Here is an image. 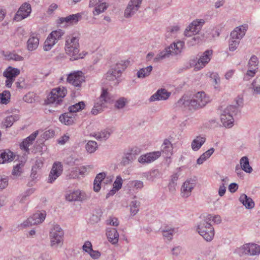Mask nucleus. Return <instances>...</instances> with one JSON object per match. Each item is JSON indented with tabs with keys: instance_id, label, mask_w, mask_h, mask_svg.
<instances>
[{
	"instance_id": "nucleus-23",
	"label": "nucleus",
	"mask_w": 260,
	"mask_h": 260,
	"mask_svg": "<svg viewBox=\"0 0 260 260\" xmlns=\"http://www.w3.org/2000/svg\"><path fill=\"white\" fill-rule=\"evenodd\" d=\"M184 45V42L178 41L171 44L168 47L169 48L171 55H177L181 53Z\"/></svg>"
},
{
	"instance_id": "nucleus-49",
	"label": "nucleus",
	"mask_w": 260,
	"mask_h": 260,
	"mask_svg": "<svg viewBox=\"0 0 260 260\" xmlns=\"http://www.w3.org/2000/svg\"><path fill=\"white\" fill-rule=\"evenodd\" d=\"M68 114H62L59 117V121L66 125H71L74 123L73 119L68 117Z\"/></svg>"
},
{
	"instance_id": "nucleus-45",
	"label": "nucleus",
	"mask_w": 260,
	"mask_h": 260,
	"mask_svg": "<svg viewBox=\"0 0 260 260\" xmlns=\"http://www.w3.org/2000/svg\"><path fill=\"white\" fill-rule=\"evenodd\" d=\"M85 148L87 152L92 153L98 148V144L94 141H89L85 145Z\"/></svg>"
},
{
	"instance_id": "nucleus-50",
	"label": "nucleus",
	"mask_w": 260,
	"mask_h": 260,
	"mask_svg": "<svg viewBox=\"0 0 260 260\" xmlns=\"http://www.w3.org/2000/svg\"><path fill=\"white\" fill-rule=\"evenodd\" d=\"M59 100V97L58 95L55 94V95H53L52 93V90H51L50 93L48 96L47 98V103L48 104H54L55 106L61 105V104H58L57 100Z\"/></svg>"
},
{
	"instance_id": "nucleus-9",
	"label": "nucleus",
	"mask_w": 260,
	"mask_h": 260,
	"mask_svg": "<svg viewBox=\"0 0 260 260\" xmlns=\"http://www.w3.org/2000/svg\"><path fill=\"white\" fill-rule=\"evenodd\" d=\"M67 81L69 84L79 88L81 87L82 83L85 81V77L81 71H74L68 75Z\"/></svg>"
},
{
	"instance_id": "nucleus-10",
	"label": "nucleus",
	"mask_w": 260,
	"mask_h": 260,
	"mask_svg": "<svg viewBox=\"0 0 260 260\" xmlns=\"http://www.w3.org/2000/svg\"><path fill=\"white\" fill-rule=\"evenodd\" d=\"M205 21L202 19L193 21L185 29L184 32V36L187 37H190L196 35L200 31Z\"/></svg>"
},
{
	"instance_id": "nucleus-38",
	"label": "nucleus",
	"mask_w": 260,
	"mask_h": 260,
	"mask_svg": "<svg viewBox=\"0 0 260 260\" xmlns=\"http://www.w3.org/2000/svg\"><path fill=\"white\" fill-rule=\"evenodd\" d=\"M171 54L170 51L168 47L166 48L164 50L158 53L154 58V62H157L160 60L168 57Z\"/></svg>"
},
{
	"instance_id": "nucleus-34",
	"label": "nucleus",
	"mask_w": 260,
	"mask_h": 260,
	"mask_svg": "<svg viewBox=\"0 0 260 260\" xmlns=\"http://www.w3.org/2000/svg\"><path fill=\"white\" fill-rule=\"evenodd\" d=\"M162 232V236L165 240L170 241L172 240L174 234L175 233L174 229L170 227H165L160 229Z\"/></svg>"
},
{
	"instance_id": "nucleus-3",
	"label": "nucleus",
	"mask_w": 260,
	"mask_h": 260,
	"mask_svg": "<svg viewBox=\"0 0 260 260\" xmlns=\"http://www.w3.org/2000/svg\"><path fill=\"white\" fill-rule=\"evenodd\" d=\"M242 102V98H238L236 101L237 106L229 105L222 111L220 114V120L224 126L230 128L233 126L234 116L239 112L238 106H240Z\"/></svg>"
},
{
	"instance_id": "nucleus-22",
	"label": "nucleus",
	"mask_w": 260,
	"mask_h": 260,
	"mask_svg": "<svg viewBox=\"0 0 260 260\" xmlns=\"http://www.w3.org/2000/svg\"><path fill=\"white\" fill-rule=\"evenodd\" d=\"M173 146L171 142L168 139H165L161 146V153L164 154L166 157H170L172 154Z\"/></svg>"
},
{
	"instance_id": "nucleus-37",
	"label": "nucleus",
	"mask_w": 260,
	"mask_h": 260,
	"mask_svg": "<svg viewBox=\"0 0 260 260\" xmlns=\"http://www.w3.org/2000/svg\"><path fill=\"white\" fill-rule=\"evenodd\" d=\"M152 67L151 66H149L146 68H143L139 70L137 73V76L139 78H145L150 74L152 70Z\"/></svg>"
},
{
	"instance_id": "nucleus-57",
	"label": "nucleus",
	"mask_w": 260,
	"mask_h": 260,
	"mask_svg": "<svg viewBox=\"0 0 260 260\" xmlns=\"http://www.w3.org/2000/svg\"><path fill=\"white\" fill-rule=\"evenodd\" d=\"M122 183L123 180L121 176H117L113 184V188H115V190H119L121 188Z\"/></svg>"
},
{
	"instance_id": "nucleus-35",
	"label": "nucleus",
	"mask_w": 260,
	"mask_h": 260,
	"mask_svg": "<svg viewBox=\"0 0 260 260\" xmlns=\"http://www.w3.org/2000/svg\"><path fill=\"white\" fill-rule=\"evenodd\" d=\"M90 168L89 166L86 167L83 166L80 168H76L72 171L73 174H70V178H75L78 177V174L83 175L87 171L88 169Z\"/></svg>"
},
{
	"instance_id": "nucleus-52",
	"label": "nucleus",
	"mask_w": 260,
	"mask_h": 260,
	"mask_svg": "<svg viewBox=\"0 0 260 260\" xmlns=\"http://www.w3.org/2000/svg\"><path fill=\"white\" fill-rule=\"evenodd\" d=\"M22 166H23L21 164H18L14 167L12 172V175L15 178H17V177L20 176V175L21 174V173L22 172Z\"/></svg>"
},
{
	"instance_id": "nucleus-6",
	"label": "nucleus",
	"mask_w": 260,
	"mask_h": 260,
	"mask_svg": "<svg viewBox=\"0 0 260 260\" xmlns=\"http://www.w3.org/2000/svg\"><path fill=\"white\" fill-rule=\"evenodd\" d=\"M64 232L58 225H55L50 234L51 246L54 248L61 247L63 244Z\"/></svg>"
},
{
	"instance_id": "nucleus-61",
	"label": "nucleus",
	"mask_w": 260,
	"mask_h": 260,
	"mask_svg": "<svg viewBox=\"0 0 260 260\" xmlns=\"http://www.w3.org/2000/svg\"><path fill=\"white\" fill-rule=\"evenodd\" d=\"M131 184L137 189H141L143 186V182L140 180H135L132 182Z\"/></svg>"
},
{
	"instance_id": "nucleus-42",
	"label": "nucleus",
	"mask_w": 260,
	"mask_h": 260,
	"mask_svg": "<svg viewBox=\"0 0 260 260\" xmlns=\"http://www.w3.org/2000/svg\"><path fill=\"white\" fill-rule=\"evenodd\" d=\"M110 132L107 130L104 129L100 132H98L94 134V137L100 141H105L109 138L110 136Z\"/></svg>"
},
{
	"instance_id": "nucleus-12",
	"label": "nucleus",
	"mask_w": 260,
	"mask_h": 260,
	"mask_svg": "<svg viewBox=\"0 0 260 260\" xmlns=\"http://www.w3.org/2000/svg\"><path fill=\"white\" fill-rule=\"evenodd\" d=\"M143 0H130L124 11V17L130 18L134 15L139 10Z\"/></svg>"
},
{
	"instance_id": "nucleus-29",
	"label": "nucleus",
	"mask_w": 260,
	"mask_h": 260,
	"mask_svg": "<svg viewBox=\"0 0 260 260\" xmlns=\"http://www.w3.org/2000/svg\"><path fill=\"white\" fill-rule=\"evenodd\" d=\"M239 201L247 209H252L254 207L253 200L245 194L241 195Z\"/></svg>"
},
{
	"instance_id": "nucleus-48",
	"label": "nucleus",
	"mask_w": 260,
	"mask_h": 260,
	"mask_svg": "<svg viewBox=\"0 0 260 260\" xmlns=\"http://www.w3.org/2000/svg\"><path fill=\"white\" fill-rule=\"evenodd\" d=\"M240 40L233 39L230 37L229 41V49L230 51H234L237 49L239 44Z\"/></svg>"
},
{
	"instance_id": "nucleus-53",
	"label": "nucleus",
	"mask_w": 260,
	"mask_h": 260,
	"mask_svg": "<svg viewBox=\"0 0 260 260\" xmlns=\"http://www.w3.org/2000/svg\"><path fill=\"white\" fill-rule=\"evenodd\" d=\"M126 65L125 62L121 61L120 62L117 63L114 68H112L115 72H119V75L121 76L122 72L126 68Z\"/></svg>"
},
{
	"instance_id": "nucleus-19",
	"label": "nucleus",
	"mask_w": 260,
	"mask_h": 260,
	"mask_svg": "<svg viewBox=\"0 0 260 260\" xmlns=\"http://www.w3.org/2000/svg\"><path fill=\"white\" fill-rule=\"evenodd\" d=\"M248 29V25L247 24L236 27L231 32L230 37L240 41L245 35Z\"/></svg>"
},
{
	"instance_id": "nucleus-24",
	"label": "nucleus",
	"mask_w": 260,
	"mask_h": 260,
	"mask_svg": "<svg viewBox=\"0 0 260 260\" xmlns=\"http://www.w3.org/2000/svg\"><path fill=\"white\" fill-rule=\"evenodd\" d=\"M161 173L158 169H152L143 173V176L149 181H153L161 176Z\"/></svg>"
},
{
	"instance_id": "nucleus-39",
	"label": "nucleus",
	"mask_w": 260,
	"mask_h": 260,
	"mask_svg": "<svg viewBox=\"0 0 260 260\" xmlns=\"http://www.w3.org/2000/svg\"><path fill=\"white\" fill-rule=\"evenodd\" d=\"M203 219L208 222L213 221L214 223L219 224L221 221V217L218 215L206 214L203 215Z\"/></svg>"
},
{
	"instance_id": "nucleus-20",
	"label": "nucleus",
	"mask_w": 260,
	"mask_h": 260,
	"mask_svg": "<svg viewBox=\"0 0 260 260\" xmlns=\"http://www.w3.org/2000/svg\"><path fill=\"white\" fill-rule=\"evenodd\" d=\"M66 198L70 202L82 201L86 199V196L85 192L78 189L67 193Z\"/></svg>"
},
{
	"instance_id": "nucleus-30",
	"label": "nucleus",
	"mask_w": 260,
	"mask_h": 260,
	"mask_svg": "<svg viewBox=\"0 0 260 260\" xmlns=\"http://www.w3.org/2000/svg\"><path fill=\"white\" fill-rule=\"evenodd\" d=\"M82 15L80 13H78L75 14L70 15L66 17H62L60 18L61 22H66L70 23H76L81 18Z\"/></svg>"
},
{
	"instance_id": "nucleus-55",
	"label": "nucleus",
	"mask_w": 260,
	"mask_h": 260,
	"mask_svg": "<svg viewBox=\"0 0 260 260\" xmlns=\"http://www.w3.org/2000/svg\"><path fill=\"white\" fill-rule=\"evenodd\" d=\"M258 60L257 57L255 55H253L249 60L248 64V68L250 69H251V68H253L254 69L257 68V66H258Z\"/></svg>"
},
{
	"instance_id": "nucleus-32",
	"label": "nucleus",
	"mask_w": 260,
	"mask_h": 260,
	"mask_svg": "<svg viewBox=\"0 0 260 260\" xmlns=\"http://www.w3.org/2000/svg\"><path fill=\"white\" fill-rule=\"evenodd\" d=\"M206 141L204 137L197 136L191 143V148L194 151L198 150Z\"/></svg>"
},
{
	"instance_id": "nucleus-11",
	"label": "nucleus",
	"mask_w": 260,
	"mask_h": 260,
	"mask_svg": "<svg viewBox=\"0 0 260 260\" xmlns=\"http://www.w3.org/2000/svg\"><path fill=\"white\" fill-rule=\"evenodd\" d=\"M31 12V5L27 2L23 3L15 15L14 20L20 21L28 17Z\"/></svg>"
},
{
	"instance_id": "nucleus-8",
	"label": "nucleus",
	"mask_w": 260,
	"mask_h": 260,
	"mask_svg": "<svg viewBox=\"0 0 260 260\" xmlns=\"http://www.w3.org/2000/svg\"><path fill=\"white\" fill-rule=\"evenodd\" d=\"M46 214L45 211L38 212L24 221L21 225L23 228L29 227L42 223L45 219Z\"/></svg>"
},
{
	"instance_id": "nucleus-17",
	"label": "nucleus",
	"mask_w": 260,
	"mask_h": 260,
	"mask_svg": "<svg viewBox=\"0 0 260 260\" xmlns=\"http://www.w3.org/2000/svg\"><path fill=\"white\" fill-rule=\"evenodd\" d=\"M171 93L165 88L158 89L156 92L149 98V102H152L156 101H165L169 98Z\"/></svg>"
},
{
	"instance_id": "nucleus-43",
	"label": "nucleus",
	"mask_w": 260,
	"mask_h": 260,
	"mask_svg": "<svg viewBox=\"0 0 260 260\" xmlns=\"http://www.w3.org/2000/svg\"><path fill=\"white\" fill-rule=\"evenodd\" d=\"M19 117L18 115H13L7 117L4 122V124L6 127H11L13 123L17 121Z\"/></svg>"
},
{
	"instance_id": "nucleus-14",
	"label": "nucleus",
	"mask_w": 260,
	"mask_h": 260,
	"mask_svg": "<svg viewBox=\"0 0 260 260\" xmlns=\"http://www.w3.org/2000/svg\"><path fill=\"white\" fill-rule=\"evenodd\" d=\"M63 171V167L60 162L56 161L52 166V169L49 174L48 182L52 183L55 180L60 176Z\"/></svg>"
},
{
	"instance_id": "nucleus-54",
	"label": "nucleus",
	"mask_w": 260,
	"mask_h": 260,
	"mask_svg": "<svg viewBox=\"0 0 260 260\" xmlns=\"http://www.w3.org/2000/svg\"><path fill=\"white\" fill-rule=\"evenodd\" d=\"M127 102V99L124 97H121L116 101L115 107L117 109H120L123 108Z\"/></svg>"
},
{
	"instance_id": "nucleus-44",
	"label": "nucleus",
	"mask_w": 260,
	"mask_h": 260,
	"mask_svg": "<svg viewBox=\"0 0 260 260\" xmlns=\"http://www.w3.org/2000/svg\"><path fill=\"white\" fill-rule=\"evenodd\" d=\"M85 106V105L84 102L81 101L70 106L68 108V110L71 112L76 113L83 109Z\"/></svg>"
},
{
	"instance_id": "nucleus-15",
	"label": "nucleus",
	"mask_w": 260,
	"mask_h": 260,
	"mask_svg": "<svg viewBox=\"0 0 260 260\" xmlns=\"http://www.w3.org/2000/svg\"><path fill=\"white\" fill-rule=\"evenodd\" d=\"M241 253L249 255H256L260 254V246L254 243H248L243 245L240 248Z\"/></svg>"
},
{
	"instance_id": "nucleus-1",
	"label": "nucleus",
	"mask_w": 260,
	"mask_h": 260,
	"mask_svg": "<svg viewBox=\"0 0 260 260\" xmlns=\"http://www.w3.org/2000/svg\"><path fill=\"white\" fill-rule=\"evenodd\" d=\"M195 98L200 99V103L192 97L184 95L175 104L176 107L189 110H198L205 106L210 100L204 91L198 92L195 94Z\"/></svg>"
},
{
	"instance_id": "nucleus-13",
	"label": "nucleus",
	"mask_w": 260,
	"mask_h": 260,
	"mask_svg": "<svg viewBox=\"0 0 260 260\" xmlns=\"http://www.w3.org/2000/svg\"><path fill=\"white\" fill-rule=\"evenodd\" d=\"M196 180L194 178H189L183 183L181 188V194L183 198H186L191 195L193 189L196 186Z\"/></svg>"
},
{
	"instance_id": "nucleus-63",
	"label": "nucleus",
	"mask_w": 260,
	"mask_h": 260,
	"mask_svg": "<svg viewBox=\"0 0 260 260\" xmlns=\"http://www.w3.org/2000/svg\"><path fill=\"white\" fill-rule=\"evenodd\" d=\"M8 185V179L0 176V190L6 188Z\"/></svg>"
},
{
	"instance_id": "nucleus-27",
	"label": "nucleus",
	"mask_w": 260,
	"mask_h": 260,
	"mask_svg": "<svg viewBox=\"0 0 260 260\" xmlns=\"http://www.w3.org/2000/svg\"><path fill=\"white\" fill-rule=\"evenodd\" d=\"M39 39L34 35L30 36L27 42V49L29 51H32L37 49L39 46Z\"/></svg>"
},
{
	"instance_id": "nucleus-40",
	"label": "nucleus",
	"mask_w": 260,
	"mask_h": 260,
	"mask_svg": "<svg viewBox=\"0 0 260 260\" xmlns=\"http://www.w3.org/2000/svg\"><path fill=\"white\" fill-rule=\"evenodd\" d=\"M94 7L92 13L94 16H96L106 11L108 7V5L106 3H102Z\"/></svg>"
},
{
	"instance_id": "nucleus-60",
	"label": "nucleus",
	"mask_w": 260,
	"mask_h": 260,
	"mask_svg": "<svg viewBox=\"0 0 260 260\" xmlns=\"http://www.w3.org/2000/svg\"><path fill=\"white\" fill-rule=\"evenodd\" d=\"M200 38L194 36L187 41V44L189 46H192L199 43Z\"/></svg>"
},
{
	"instance_id": "nucleus-21",
	"label": "nucleus",
	"mask_w": 260,
	"mask_h": 260,
	"mask_svg": "<svg viewBox=\"0 0 260 260\" xmlns=\"http://www.w3.org/2000/svg\"><path fill=\"white\" fill-rule=\"evenodd\" d=\"M137 149L133 148L124 153L121 161V165L126 166L131 164L136 158Z\"/></svg>"
},
{
	"instance_id": "nucleus-47",
	"label": "nucleus",
	"mask_w": 260,
	"mask_h": 260,
	"mask_svg": "<svg viewBox=\"0 0 260 260\" xmlns=\"http://www.w3.org/2000/svg\"><path fill=\"white\" fill-rule=\"evenodd\" d=\"M140 203L136 200L132 201L130 204V211L133 215H136L139 210Z\"/></svg>"
},
{
	"instance_id": "nucleus-46",
	"label": "nucleus",
	"mask_w": 260,
	"mask_h": 260,
	"mask_svg": "<svg viewBox=\"0 0 260 260\" xmlns=\"http://www.w3.org/2000/svg\"><path fill=\"white\" fill-rule=\"evenodd\" d=\"M11 94L10 91L7 90L4 91L0 94V103L2 104H7L10 100Z\"/></svg>"
},
{
	"instance_id": "nucleus-59",
	"label": "nucleus",
	"mask_w": 260,
	"mask_h": 260,
	"mask_svg": "<svg viewBox=\"0 0 260 260\" xmlns=\"http://www.w3.org/2000/svg\"><path fill=\"white\" fill-rule=\"evenodd\" d=\"M82 249L85 252L88 253L92 249V245L91 242L89 241H86L84 242Z\"/></svg>"
},
{
	"instance_id": "nucleus-31",
	"label": "nucleus",
	"mask_w": 260,
	"mask_h": 260,
	"mask_svg": "<svg viewBox=\"0 0 260 260\" xmlns=\"http://www.w3.org/2000/svg\"><path fill=\"white\" fill-rule=\"evenodd\" d=\"M14 157L13 152L9 150L5 151L0 154V164L11 161L14 159Z\"/></svg>"
},
{
	"instance_id": "nucleus-56",
	"label": "nucleus",
	"mask_w": 260,
	"mask_h": 260,
	"mask_svg": "<svg viewBox=\"0 0 260 260\" xmlns=\"http://www.w3.org/2000/svg\"><path fill=\"white\" fill-rule=\"evenodd\" d=\"M27 140H23V141L20 144V148L25 151V154L29 153V149L28 147L31 145Z\"/></svg>"
},
{
	"instance_id": "nucleus-26",
	"label": "nucleus",
	"mask_w": 260,
	"mask_h": 260,
	"mask_svg": "<svg viewBox=\"0 0 260 260\" xmlns=\"http://www.w3.org/2000/svg\"><path fill=\"white\" fill-rule=\"evenodd\" d=\"M67 93V88L63 86H59L52 89L53 94L55 95V94H56L59 97V100H57L58 104H62V99L66 95Z\"/></svg>"
},
{
	"instance_id": "nucleus-7",
	"label": "nucleus",
	"mask_w": 260,
	"mask_h": 260,
	"mask_svg": "<svg viewBox=\"0 0 260 260\" xmlns=\"http://www.w3.org/2000/svg\"><path fill=\"white\" fill-rule=\"evenodd\" d=\"M64 32L60 29L52 31L47 37L44 42V50H50L52 47L60 40L63 35Z\"/></svg>"
},
{
	"instance_id": "nucleus-4",
	"label": "nucleus",
	"mask_w": 260,
	"mask_h": 260,
	"mask_svg": "<svg viewBox=\"0 0 260 260\" xmlns=\"http://www.w3.org/2000/svg\"><path fill=\"white\" fill-rule=\"evenodd\" d=\"M112 101V96L106 88H103L101 95L91 111V113L96 115L101 112L106 104H109Z\"/></svg>"
},
{
	"instance_id": "nucleus-18",
	"label": "nucleus",
	"mask_w": 260,
	"mask_h": 260,
	"mask_svg": "<svg viewBox=\"0 0 260 260\" xmlns=\"http://www.w3.org/2000/svg\"><path fill=\"white\" fill-rule=\"evenodd\" d=\"M213 55V50L211 49H207L203 53H202L200 55L199 54V59H198V68L203 69L204 68L210 61L211 57Z\"/></svg>"
},
{
	"instance_id": "nucleus-51",
	"label": "nucleus",
	"mask_w": 260,
	"mask_h": 260,
	"mask_svg": "<svg viewBox=\"0 0 260 260\" xmlns=\"http://www.w3.org/2000/svg\"><path fill=\"white\" fill-rule=\"evenodd\" d=\"M257 69V68L254 69L253 68H251V69H249L244 76L243 80L248 81L253 77L256 73Z\"/></svg>"
},
{
	"instance_id": "nucleus-41",
	"label": "nucleus",
	"mask_w": 260,
	"mask_h": 260,
	"mask_svg": "<svg viewBox=\"0 0 260 260\" xmlns=\"http://www.w3.org/2000/svg\"><path fill=\"white\" fill-rule=\"evenodd\" d=\"M4 55L8 60H13L18 61H22L24 59L23 57L19 55L14 52H6L4 54Z\"/></svg>"
},
{
	"instance_id": "nucleus-58",
	"label": "nucleus",
	"mask_w": 260,
	"mask_h": 260,
	"mask_svg": "<svg viewBox=\"0 0 260 260\" xmlns=\"http://www.w3.org/2000/svg\"><path fill=\"white\" fill-rule=\"evenodd\" d=\"M198 59H199V57H198L197 56V57L193 56V57H191L189 60V64H190V67H194V69L196 71H199V70H201V69L198 68L199 66H198V62H199V61H198Z\"/></svg>"
},
{
	"instance_id": "nucleus-2",
	"label": "nucleus",
	"mask_w": 260,
	"mask_h": 260,
	"mask_svg": "<svg viewBox=\"0 0 260 260\" xmlns=\"http://www.w3.org/2000/svg\"><path fill=\"white\" fill-rule=\"evenodd\" d=\"M66 53L71 56V60L83 58L87 53H79V37L73 35L67 37L65 44Z\"/></svg>"
},
{
	"instance_id": "nucleus-33",
	"label": "nucleus",
	"mask_w": 260,
	"mask_h": 260,
	"mask_svg": "<svg viewBox=\"0 0 260 260\" xmlns=\"http://www.w3.org/2000/svg\"><path fill=\"white\" fill-rule=\"evenodd\" d=\"M240 166L244 172L247 173H250L252 171V168L250 166L249 159L247 157L243 156L240 160Z\"/></svg>"
},
{
	"instance_id": "nucleus-16",
	"label": "nucleus",
	"mask_w": 260,
	"mask_h": 260,
	"mask_svg": "<svg viewBox=\"0 0 260 260\" xmlns=\"http://www.w3.org/2000/svg\"><path fill=\"white\" fill-rule=\"evenodd\" d=\"M160 155L161 152L159 151L147 153L141 155L138 158V161L143 165L150 164L158 158Z\"/></svg>"
},
{
	"instance_id": "nucleus-5",
	"label": "nucleus",
	"mask_w": 260,
	"mask_h": 260,
	"mask_svg": "<svg viewBox=\"0 0 260 260\" xmlns=\"http://www.w3.org/2000/svg\"><path fill=\"white\" fill-rule=\"evenodd\" d=\"M196 231L207 242L211 241L214 236V229L211 223L202 219L196 226Z\"/></svg>"
},
{
	"instance_id": "nucleus-62",
	"label": "nucleus",
	"mask_w": 260,
	"mask_h": 260,
	"mask_svg": "<svg viewBox=\"0 0 260 260\" xmlns=\"http://www.w3.org/2000/svg\"><path fill=\"white\" fill-rule=\"evenodd\" d=\"M88 254L94 259H98L101 255L100 251L98 250H94L93 249Z\"/></svg>"
},
{
	"instance_id": "nucleus-28",
	"label": "nucleus",
	"mask_w": 260,
	"mask_h": 260,
	"mask_svg": "<svg viewBox=\"0 0 260 260\" xmlns=\"http://www.w3.org/2000/svg\"><path fill=\"white\" fill-rule=\"evenodd\" d=\"M20 70L18 69L9 67L4 72L3 75L6 78H11L15 79L16 77L19 75Z\"/></svg>"
},
{
	"instance_id": "nucleus-64",
	"label": "nucleus",
	"mask_w": 260,
	"mask_h": 260,
	"mask_svg": "<svg viewBox=\"0 0 260 260\" xmlns=\"http://www.w3.org/2000/svg\"><path fill=\"white\" fill-rule=\"evenodd\" d=\"M180 30V27L178 25L170 26L168 27V32H171L172 34H176Z\"/></svg>"
},
{
	"instance_id": "nucleus-25",
	"label": "nucleus",
	"mask_w": 260,
	"mask_h": 260,
	"mask_svg": "<svg viewBox=\"0 0 260 260\" xmlns=\"http://www.w3.org/2000/svg\"><path fill=\"white\" fill-rule=\"evenodd\" d=\"M106 235L109 241L113 244H116L118 242L119 234L116 229L110 228L107 229Z\"/></svg>"
},
{
	"instance_id": "nucleus-36",
	"label": "nucleus",
	"mask_w": 260,
	"mask_h": 260,
	"mask_svg": "<svg viewBox=\"0 0 260 260\" xmlns=\"http://www.w3.org/2000/svg\"><path fill=\"white\" fill-rule=\"evenodd\" d=\"M119 72H115L112 69L109 70L106 74V78L108 81H115V84L118 83V78L120 77Z\"/></svg>"
}]
</instances>
